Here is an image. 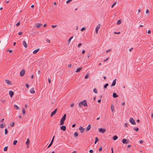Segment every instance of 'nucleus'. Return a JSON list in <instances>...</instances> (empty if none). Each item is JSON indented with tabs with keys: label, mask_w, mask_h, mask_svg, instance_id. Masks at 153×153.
<instances>
[{
	"label": "nucleus",
	"mask_w": 153,
	"mask_h": 153,
	"mask_svg": "<svg viewBox=\"0 0 153 153\" xmlns=\"http://www.w3.org/2000/svg\"><path fill=\"white\" fill-rule=\"evenodd\" d=\"M57 110V108H56L54 111H52L51 114V117H53L54 115H55L56 113Z\"/></svg>",
	"instance_id": "4"
},
{
	"label": "nucleus",
	"mask_w": 153,
	"mask_h": 153,
	"mask_svg": "<svg viewBox=\"0 0 153 153\" xmlns=\"http://www.w3.org/2000/svg\"><path fill=\"white\" fill-rule=\"evenodd\" d=\"M18 141L17 140H15L13 142V144L14 145H16Z\"/></svg>",
	"instance_id": "34"
},
{
	"label": "nucleus",
	"mask_w": 153,
	"mask_h": 153,
	"mask_svg": "<svg viewBox=\"0 0 153 153\" xmlns=\"http://www.w3.org/2000/svg\"><path fill=\"white\" fill-rule=\"evenodd\" d=\"M46 41L49 43H50V41L48 39H46Z\"/></svg>",
	"instance_id": "60"
},
{
	"label": "nucleus",
	"mask_w": 153,
	"mask_h": 153,
	"mask_svg": "<svg viewBox=\"0 0 153 153\" xmlns=\"http://www.w3.org/2000/svg\"><path fill=\"white\" fill-rule=\"evenodd\" d=\"M25 86L27 88H29V85L27 84H26Z\"/></svg>",
	"instance_id": "54"
},
{
	"label": "nucleus",
	"mask_w": 153,
	"mask_h": 153,
	"mask_svg": "<svg viewBox=\"0 0 153 153\" xmlns=\"http://www.w3.org/2000/svg\"><path fill=\"white\" fill-rule=\"evenodd\" d=\"M5 82L8 85H12L10 81L8 79H5Z\"/></svg>",
	"instance_id": "16"
},
{
	"label": "nucleus",
	"mask_w": 153,
	"mask_h": 153,
	"mask_svg": "<svg viewBox=\"0 0 153 153\" xmlns=\"http://www.w3.org/2000/svg\"><path fill=\"white\" fill-rule=\"evenodd\" d=\"M48 80L49 83H50L51 82V79H50V78H48Z\"/></svg>",
	"instance_id": "47"
},
{
	"label": "nucleus",
	"mask_w": 153,
	"mask_h": 153,
	"mask_svg": "<svg viewBox=\"0 0 153 153\" xmlns=\"http://www.w3.org/2000/svg\"><path fill=\"white\" fill-rule=\"evenodd\" d=\"M9 94L11 97H12L14 94V92L12 91H9Z\"/></svg>",
	"instance_id": "14"
},
{
	"label": "nucleus",
	"mask_w": 153,
	"mask_h": 153,
	"mask_svg": "<svg viewBox=\"0 0 153 153\" xmlns=\"http://www.w3.org/2000/svg\"><path fill=\"white\" fill-rule=\"evenodd\" d=\"M73 36H71V37H70V38L68 40V43H70V42L71 41V40L73 38Z\"/></svg>",
	"instance_id": "30"
},
{
	"label": "nucleus",
	"mask_w": 153,
	"mask_h": 153,
	"mask_svg": "<svg viewBox=\"0 0 153 153\" xmlns=\"http://www.w3.org/2000/svg\"><path fill=\"white\" fill-rule=\"evenodd\" d=\"M98 130L99 132H101L103 134L106 131V130L102 128H99Z\"/></svg>",
	"instance_id": "5"
},
{
	"label": "nucleus",
	"mask_w": 153,
	"mask_h": 153,
	"mask_svg": "<svg viewBox=\"0 0 153 153\" xmlns=\"http://www.w3.org/2000/svg\"><path fill=\"white\" fill-rule=\"evenodd\" d=\"M14 122H13L12 123H10V125L11 126L13 127L14 126Z\"/></svg>",
	"instance_id": "41"
},
{
	"label": "nucleus",
	"mask_w": 153,
	"mask_h": 153,
	"mask_svg": "<svg viewBox=\"0 0 153 153\" xmlns=\"http://www.w3.org/2000/svg\"><path fill=\"white\" fill-rule=\"evenodd\" d=\"M111 110L112 112H113L114 111V106L113 105H112L111 106Z\"/></svg>",
	"instance_id": "32"
},
{
	"label": "nucleus",
	"mask_w": 153,
	"mask_h": 153,
	"mask_svg": "<svg viewBox=\"0 0 153 153\" xmlns=\"http://www.w3.org/2000/svg\"><path fill=\"white\" fill-rule=\"evenodd\" d=\"M0 101L2 103H4V102L5 100H1Z\"/></svg>",
	"instance_id": "53"
},
{
	"label": "nucleus",
	"mask_w": 153,
	"mask_h": 153,
	"mask_svg": "<svg viewBox=\"0 0 153 153\" xmlns=\"http://www.w3.org/2000/svg\"><path fill=\"white\" fill-rule=\"evenodd\" d=\"M118 96L115 93H113V97L115 98L117 97Z\"/></svg>",
	"instance_id": "18"
},
{
	"label": "nucleus",
	"mask_w": 153,
	"mask_h": 153,
	"mask_svg": "<svg viewBox=\"0 0 153 153\" xmlns=\"http://www.w3.org/2000/svg\"><path fill=\"white\" fill-rule=\"evenodd\" d=\"M82 68H78L76 69V70L75 71V72L77 73L79 72L80 71V70L82 69Z\"/></svg>",
	"instance_id": "21"
},
{
	"label": "nucleus",
	"mask_w": 153,
	"mask_h": 153,
	"mask_svg": "<svg viewBox=\"0 0 153 153\" xmlns=\"http://www.w3.org/2000/svg\"><path fill=\"white\" fill-rule=\"evenodd\" d=\"M39 49H37L34 50L33 52V53L34 54H36L39 51Z\"/></svg>",
	"instance_id": "19"
},
{
	"label": "nucleus",
	"mask_w": 153,
	"mask_h": 153,
	"mask_svg": "<svg viewBox=\"0 0 153 153\" xmlns=\"http://www.w3.org/2000/svg\"><path fill=\"white\" fill-rule=\"evenodd\" d=\"M20 25V22H18L16 24V26H19Z\"/></svg>",
	"instance_id": "46"
},
{
	"label": "nucleus",
	"mask_w": 153,
	"mask_h": 153,
	"mask_svg": "<svg viewBox=\"0 0 153 153\" xmlns=\"http://www.w3.org/2000/svg\"><path fill=\"white\" fill-rule=\"evenodd\" d=\"M30 143V140H29V139H27V141L26 142V144L27 145H28Z\"/></svg>",
	"instance_id": "27"
},
{
	"label": "nucleus",
	"mask_w": 153,
	"mask_h": 153,
	"mask_svg": "<svg viewBox=\"0 0 153 153\" xmlns=\"http://www.w3.org/2000/svg\"><path fill=\"white\" fill-rule=\"evenodd\" d=\"M134 130L136 131H138L139 130V128L137 127H135L134 128Z\"/></svg>",
	"instance_id": "39"
},
{
	"label": "nucleus",
	"mask_w": 153,
	"mask_h": 153,
	"mask_svg": "<svg viewBox=\"0 0 153 153\" xmlns=\"http://www.w3.org/2000/svg\"><path fill=\"white\" fill-rule=\"evenodd\" d=\"M81 105H83L84 106H87L88 105L87 103V101L85 100H84L82 102H81L79 103L78 105L79 107L81 106Z\"/></svg>",
	"instance_id": "1"
},
{
	"label": "nucleus",
	"mask_w": 153,
	"mask_h": 153,
	"mask_svg": "<svg viewBox=\"0 0 153 153\" xmlns=\"http://www.w3.org/2000/svg\"><path fill=\"white\" fill-rule=\"evenodd\" d=\"M121 23V20L120 19H119L117 21V24L118 25H120Z\"/></svg>",
	"instance_id": "25"
},
{
	"label": "nucleus",
	"mask_w": 153,
	"mask_h": 153,
	"mask_svg": "<svg viewBox=\"0 0 153 153\" xmlns=\"http://www.w3.org/2000/svg\"><path fill=\"white\" fill-rule=\"evenodd\" d=\"M114 33L116 34H119L120 33V32H119L118 33H117L116 32H114Z\"/></svg>",
	"instance_id": "58"
},
{
	"label": "nucleus",
	"mask_w": 153,
	"mask_h": 153,
	"mask_svg": "<svg viewBox=\"0 0 153 153\" xmlns=\"http://www.w3.org/2000/svg\"><path fill=\"white\" fill-rule=\"evenodd\" d=\"M102 146H101L100 148L99 149V151L100 152H101L102 151Z\"/></svg>",
	"instance_id": "44"
},
{
	"label": "nucleus",
	"mask_w": 153,
	"mask_h": 153,
	"mask_svg": "<svg viewBox=\"0 0 153 153\" xmlns=\"http://www.w3.org/2000/svg\"><path fill=\"white\" fill-rule=\"evenodd\" d=\"M125 126L126 127H128V126L129 125V124L127 123H125Z\"/></svg>",
	"instance_id": "43"
},
{
	"label": "nucleus",
	"mask_w": 153,
	"mask_h": 153,
	"mask_svg": "<svg viewBox=\"0 0 153 153\" xmlns=\"http://www.w3.org/2000/svg\"><path fill=\"white\" fill-rule=\"evenodd\" d=\"M8 149V147L7 146H6L5 147L4 149V151H7Z\"/></svg>",
	"instance_id": "35"
},
{
	"label": "nucleus",
	"mask_w": 153,
	"mask_h": 153,
	"mask_svg": "<svg viewBox=\"0 0 153 153\" xmlns=\"http://www.w3.org/2000/svg\"><path fill=\"white\" fill-rule=\"evenodd\" d=\"M72 0H68L66 1L67 3H69V2L71 1Z\"/></svg>",
	"instance_id": "64"
},
{
	"label": "nucleus",
	"mask_w": 153,
	"mask_h": 153,
	"mask_svg": "<svg viewBox=\"0 0 153 153\" xmlns=\"http://www.w3.org/2000/svg\"><path fill=\"white\" fill-rule=\"evenodd\" d=\"M4 120V119H2L1 120H0V123L2 122Z\"/></svg>",
	"instance_id": "56"
},
{
	"label": "nucleus",
	"mask_w": 153,
	"mask_h": 153,
	"mask_svg": "<svg viewBox=\"0 0 153 153\" xmlns=\"http://www.w3.org/2000/svg\"><path fill=\"white\" fill-rule=\"evenodd\" d=\"M60 123L59 125L60 126L63 125L64 124V122H63V121H60Z\"/></svg>",
	"instance_id": "42"
},
{
	"label": "nucleus",
	"mask_w": 153,
	"mask_h": 153,
	"mask_svg": "<svg viewBox=\"0 0 153 153\" xmlns=\"http://www.w3.org/2000/svg\"><path fill=\"white\" fill-rule=\"evenodd\" d=\"M111 51V49H109L108 50L106 51V53H108L109 51Z\"/></svg>",
	"instance_id": "57"
},
{
	"label": "nucleus",
	"mask_w": 153,
	"mask_h": 153,
	"mask_svg": "<svg viewBox=\"0 0 153 153\" xmlns=\"http://www.w3.org/2000/svg\"><path fill=\"white\" fill-rule=\"evenodd\" d=\"M108 83H106L105 84V85L103 86V88L104 89H106V88L108 86Z\"/></svg>",
	"instance_id": "29"
},
{
	"label": "nucleus",
	"mask_w": 153,
	"mask_h": 153,
	"mask_svg": "<svg viewBox=\"0 0 153 153\" xmlns=\"http://www.w3.org/2000/svg\"><path fill=\"white\" fill-rule=\"evenodd\" d=\"M42 25V24L41 23H38L36 25V28H39Z\"/></svg>",
	"instance_id": "13"
},
{
	"label": "nucleus",
	"mask_w": 153,
	"mask_h": 153,
	"mask_svg": "<svg viewBox=\"0 0 153 153\" xmlns=\"http://www.w3.org/2000/svg\"><path fill=\"white\" fill-rule=\"evenodd\" d=\"M88 77H89V74H87L85 76V79H87L88 78Z\"/></svg>",
	"instance_id": "40"
},
{
	"label": "nucleus",
	"mask_w": 153,
	"mask_h": 153,
	"mask_svg": "<svg viewBox=\"0 0 153 153\" xmlns=\"http://www.w3.org/2000/svg\"><path fill=\"white\" fill-rule=\"evenodd\" d=\"M66 118V114H65L62 119H61L60 121L64 122Z\"/></svg>",
	"instance_id": "9"
},
{
	"label": "nucleus",
	"mask_w": 153,
	"mask_h": 153,
	"mask_svg": "<svg viewBox=\"0 0 153 153\" xmlns=\"http://www.w3.org/2000/svg\"><path fill=\"white\" fill-rule=\"evenodd\" d=\"M8 51L10 53L12 52L13 51L11 50H8Z\"/></svg>",
	"instance_id": "55"
},
{
	"label": "nucleus",
	"mask_w": 153,
	"mask_h": 153,
	"mask_svg": "<svg viewBox=\"0 0 153 153\" xmlns=\"http://www.w3.org/2000/svg\"><path fill=\"white\" fill-rule=\"evenodd\" d=\"M91 128V125L90 124H89L87 128L85 130V131L86 132H88Z\"/></svg>",
	"instance_id": "12"
},
{
	"label": "nucleus",
	"mask_w": 153,
	"mask_h": 153,
	"mask_svg": "<svg viewBox=\"0 0 153 153\" xmlns=\"http://www.w3.org/2000/svg\"><path fill=\"white\" fill-rule=\"evenodd\" d=\"M93 91L95 93L97 94V89L96 88H94V89Z\"/></svg>",
	"instance_id": "37"
},
{
	"label": "nucleus",
	"mask_w": 153,
	"mask_h": 153,
	"mask_svg": "<svg viewBox=\"0 0 153 153\" xmlns=\"http://www.w3.org/2000/svg\"><path fill=\"white\" fill-rule=\"evenodd\" d=\"M23 46L25 48H26L27 47V44L26 42L25 41H23Z\"/></svg>",
	"instance_id": "17"
},
{
	"label": "nucleus",
	"mask_w": 153,
	"mask_h": 153,
	"mask_svg": "<svg viewBox=\"0 0 153 153\" xmlns=\"http://www.w3.org/2000/svg\"><path fill=\"white\" fill-rule=\"evenodd\" d=\"M89 152L90 153H93V151L92 149H91L89 150Z\"/></svg>",
	"instance_id": "52"
},
{
	"label": "nucleus",
	"mask_w": 153,
	"mask_h": 153,
	"mask_svg": "<svg viewBox=\"0 0 153 153\" xmlns=\"http://www.w3.org/2000/svg\"><path fill=\"white\" fill-rule=\"evenodd\" d=\"M30 92L32 94H34L35 93V91H34V89L33 88H31L30 90Z\"/></svg>",
	"instance_id": "24"
},
{
	"label": "nucleus",
	"mask_w": 153,
	"mask_h": 153,
	"mask_svg": "<svg viewBox=\"0 0 153 153\" xmlns=\"http://www.w3.org/2000/svg\"><path fill=\"white\" fill-rule=\"evenodd\" d=\"M122 143L124 144H127L129 143L130 140L129 139H123L122 140Z\"/></svg>",
	"instance_id": "2"
},
{
	"label": "nucleus",
	"mask_w": 153,
	"mask_h": 153,
	"mask_svg": "<svg viewBox=\"0 0 153 153\" xmlns=\"http://www.w3.org/2000/svg\"><path fill=\"white\" fill-rule=\"evenodd\" d=\"M99 141V140L98 138L97 137H95V141L94 142V144H96L98 141Z\"/></svg>",
	"instance_id": "22"
},
{
	"label": "nucleus",
	"mask_w": 153,
	"mask_h": 153,
	"mask_svg": "<svg viewBox=\"0 0 153 153\" xmlns=\"http://www.w3.org/2000/svg\"><path fill=\"white\" fill-rule=\"evenodd\" d=\"M74 103H72L70 107H73L74 106Z\"/></svg>",
	"instance_id": "49"
},
{
	"label": "nucleus",
	"mask_w": 153,
	"mask_h": 153,
	"mask_svg": "<svg viewBox=\"0 0 153 153\" xmlns=\"http://www.w3.org/2000/svg\"><path fill=\"white\" fill-rule=\"evenodd\" d=\"M5 126L4 123H2L0 124V128H3Z\"/></svg>",
	"instance_id": "23"
},
{
	"label": "nucleus",
	"mask_w": 153,
	"mask_h": 153,
	"mask_svg": "<svg viewBox=\"0 0 153 153\" xmlns=\"http://www.w3.org/2000/svg\"><path fill=\"white\" fill-rule=\"evenodd\" d=\"M85 50H83L82 51V54H84L85 53Z\"/></svg>",
	"instance_id": "62"
},
{
	"label": "nucleus",
	"mask_w": 153,
	"mask_h": 153,
	"mask_svg": "<svg viewBox=\"0 0 153 153\" xmlns=\"http://www.w3.org/2000/svg\"><path fill=\"white\" fill-rule=\"evenodd\" d=\"M116 79H115L113 80V81L112 82V84L111 85V87L114 86L116 84Z\"/></svg>",
	"instance_id": "11"
},
{
	"label": "nucleus",
	"mask_w": 153,
	"mask_h": 153,
	"mask_svg": "<svg viewBox=\"0 0 153 153\" xmlns=\"http://www.w3.org/2000/svg\"><path fill=\"white\" fill-rule=\"evenodd\" d=\"M25 73V71L24 69H23L20 72V75L21 76H24Z\"/></svg>",
	"instance_id": "8"
},
{
	"label": "nucleus",
	"mask_w": 153,
	"mask_h": 153,
	"mask_svg": "<svg viewBox=\"0 0 153 153\" xmlns=\"http://www.w3.org/2000/svg\"><path fill=\"white\" fill-rule=\"evenodd\" d=\"M151 33V31L150 30H149L148 31V34H150Z\"/></svg>",
	"instance_id": "63"
},
{
	"label": "nucleus",
	"mask_w": 153,
	"mask_h": 153,
	"mask_svg": "<svg viewBox=\"0 0 153 153\" xmlns=\"http://www.w3.org/2000/svg\"><path fill=\"white\" fill-rule=\"evenodd\" d=\"M54 137H55V136H54L53 137L52 139L51 140V142L49 144L48 146V147H47V148H49L52 145V144L53 143V141H54Z\"/></svg>",
	"instance_id": "6"
},
{
	"label": "nucleus",
	"mask_w": 153,
	"mask_h": 153,
	"mask_svg": "<svg viewBox=\"0 0 153 153\" xmlns=\"http://www.w3.org/2000/svg\"><path fill=\"white\" fill-rule=\"evenodd\" d=\"M22 113L23 115H24L25 113V111L24 108H22Z\"/></svg>",
	"instance_id": "31"
},
{
	"label": "nucleus",
	"mask_w": 153,
	"mask_h": 153,
	"mask_svg": "<svg viewBox=\"0 0 153 153\" xmlns=\"http://www.w3.org/2000/svg\"><path fill=\"white\" fill-rule=\"evenodd\" d=\"M129 121L132 125H134L136 124V123L135 122L134 120L131 117L130 118Z\"/></svg>",
	"instance_id": "3"
},
{
	"label": "nucleus",
	"mask_w": 153,
	"mask_h": 153,
	"mask_svg": "<svg viewBox=\"0 0 153 153\" xmlns=\"http://www.w3.org/2000/svg\"><path fill=\"white\" fill-rule=\"evenodd\" d=\"M146 13L147 14L149 13V11L148 9H147L146 11Z\"/></svg>",
	"instance_id": "51"
},
{
	"label": "nucleus",
	"mask_w": 153,
	"mask_h": 153,
	"mask_svg": "<svg viewBox=\"0 0 153 153\" xmlns=\"http://www.w3.org/2000/svg\"><path fill=\"white\" fill-rule=\"evenodd\" d=\"M76 124L75 123V124H73L72 125V127L73 128H74L75 126H76Z\"/></svg>",
	"instance_id": "59"
},
{
	"label": "nucleus",
	"mask_w": 153,
	"mask_h": 153,
	"mask_svg": "<svg viewBox=\"0 0 153 153\" xmlns=\"http://www.w3.org/2000/svg\"><path fill=\"white\" fill-rule=\"evenodd\" d=\"M14 107L16 108V110H18L19 109V107L16 105H13Z\"/></svg>",
	"instance_id": "26"
},
{
	"label": "nucleus",
	"mask_w": 153,
	"mask_h": 153,
	"mask_svg": "<svg viewBox=\"0 0 153 153\" xmlns=\"http://www.w3.org/2000/svg\"><path fill=\"white\" fill-rule=\"evenodd\" d=\"M143 143V141L142 140H140V144H142V143Z\"/></svg>",
	"instance_id": "61"
},
{
	"label": "nucleus",
	"mask_w": 153,
	"mask_h": 153,
	"mask_svg": "<svg viewBox=\"0 0 153 153\" xmlns=\"http://www.w3.org/2000/svg\"><path fill=\"white\" fill-rule=\"evenodd\" d=\"M100 27V24H99L96 28V32L97 33Z\"/></svg>",
	"instance_id": "7"
},
{
	"label": "nucleus",
	"mask_w": 153,
	"mask_h": 153,
	"mask_svg": "<svg viewBox=\"0 0 153 153\" xmlns=\"http://www.w3.org/2000/svg\"><path fill=\"white\" fill-rule=\"evenodd\" d=\"M118 138V137L116 135H114L113 137V140H117Z\"/></svg>",
	"instance_id": "20"
},
{
	"label": "nucleus",
	"mask_w": 153,
	"mask_h": 153,
	"mask_svg": "<svg viewBox=\"0 0 153 153\" xmlns=\"http://www.w3.org/2000/svg\"><path fill=\"white\" fill-rule=\"evenodd\" d=\"M8 133V131L7 128H5V133L4 134L5 135L7 134Z\"/></svg>",
	"instance_id": "33"
},
{
	"label": "nucleus",
	"mask_w": 153,
	"mask_h": 153,
	"mask_svg": "<svg viewBox=\"0 0 153 153\" xmlns=\"http://www.w3.org/2000/svg\"><path fill=\"white\" fill-rule=\"evenodd\" d=\"M116 1L114 2V3L111 6V7L113 8L114 7V6L116 4Z\"/></svg>",
	"instance_id": "38"
},
{
	"label": "nucleus",
	"mask_w": 153,
	"mask_h": 153,
	"mask_svg": "<svg viewBox=\"0 0 153 153\" xmlns=\"http://www.w3.org/2000/svg\"><path fill=\"white\" fill-rule=\"evenodd\" d=\"M22 34H23L22 32H19V33H18V34L19 35H22Z\"/></svg>",
	"instance_id": "48"
},
{
	"label": "nucleus",
	"mask_w": 153,
	"mask_h": 153,
	"mask_svg": "<svg viewBox=\"0 0 153 153\" xmlns=\"http://www.w3.org/2000/svg\"><path fill=\"white\" fill-rule=\"evenodd\" d=\"M86 29V28H85V27H83L81 29V31H83L85 30Z\"/></svg>",
	"instance_id": "36"
},
{
	"label": "nucleus",
	"mask_w": 153,
	"mask_h": 153,
	"mask_svg": "<svg viewBox=\"0 0 153 153\" xmlns=\"http://www.w3.org/2000/svg\"><path fill=\"white\" fill-rule=\"evenodd\" d=\"M57 25H51V27L53 28H55L56 27V26Z\"/></svg>",
	"instance_id": "50"
},
{
	"label": "nucleus",
	"mask_w": 153,
	"mask_h": 153,
	"mask_svg": "<svg viewBox=\"0 0 153 153\" xmlns=\"http://www.w3.org/2000/svg\"><path fill=\"white\" fill-rule=\"evenodd\" d=\"M60 129L64 131L66 129V127L65 126H62L60 127Z\"/></svg>",
	"instance_id": "15"
},
{
	"label": "nucleus",
	"mask_w": 153,
	"mask_h": 153,
	"mask_svg": "<svg viewBox=\"0 0 153 153\" xmlns=\"http://www.w3.org/2000/svg\"><path fill=\"white\" fill-rule=\"evenodd\" d=\"M79 130L80 131V132L81 133H82L85 130V128H83L82 127L80 126L79 128Z\"/></svg>",
	"instance_id": "10"
},
{
	"label": "nucleus",
	"mask_w": 153,
	"mask_h": 153,
	"mask_svg": "<svg viewBox=\"0 0 153 153\" xmlns=\"http://www.w3.org/2000/svg\"><path fill=\"white\" fill-rule=\"evenodd\" d=\"M78 135V134L77 132H75L74 134V136L75 137H77Z\"/></svg>",
	"instance_id": "28"
},
{
	"label": "nucleus",
	"mask_w": 153,
	"mask_h": 153,
	"mask_svg": "<svg viewBox=\"0 0 153 153\" xmlns=\"http://www.w3.org/2000/svg\"><path fill=\"white\" fill-rule=\"evenodd\" d=\"M82 44L81 43H80L79 44H78V45L77 46V47L78 48H79V47H80L81 46H82Z\"/></svg>",
	"instance_id": "45"
}]
</instances>
